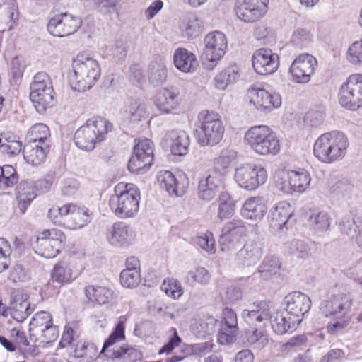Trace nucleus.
I'll return each mask as SVG.
<instances>
[{
    "mask_svg": "<svg viewBox=\"0 0 362 362\" xmlns=\"http://www.w3.org/2000/svg\"><path fill=\"white\" fill-rule=\"evenodd\" d=\"M267 211V206L264 199L262 197H252L248 198L241 209L242 216L250 220L261 221Z\"/></svg>",
    "mask_w": 362,
    "mask_h": 362,
    "instance_id": "393cba45",
    "label": "nucleus"
},
{
    "mask_svg": "<svg viewBox=\"0 0 362 362\" xmlns=\"http://www.w3.org/2000/svg\"><path fill=\"white\" fill-rule=\"evenodd\" d=\"M263 249L264 244L260 241L246 243L236 254L237 263L245 267L256 264L262 257Z\"/></svg>",
    "mask_w": 362,
    "mask_h": 362,
    "instance_id": "5701e85b",
    "label": "nucleus"
},
{
    "mask_svg": "<svg viewBox=\"0 0 362 362\" xmlns=\"http://www.w3.org/2000/svg\"><path fill=\"white\" fill-rule=\"evenodd\" d=\"M123 339H124V323L120 320L109 338L105 341L101 353H104L110 346Z\"/></svg>",
    "mask_w": 362,
    "mask_h": 362,
    "instance_id": "69168bd1",
    "label": "nucleus"
},
{
    "mask_svg": "<svg viewBox=\"0 0 362 362\" xmlns=\"http://www.w3.org/2000/svg\"><path fill=\"white\" fill-rule=\"evenodd\" d=\"M269 319L272 328L278 334H283L290 329H295L298 325L297 322H293L292 318L286 310L276 311L272 315L269 311Z\"/></svg>",
    "mask_w": 362,
    "mask_h": 362,
    "instance_id": "c756f323",
    "label": "nucleus"
},
{
    "mask_svg": "<svg viewBox=\"0 0 362 362\" xmlns=\"http://www.w3.org/2000/svg\"><path fill=\"white\" fill-rule=\"evenodd\" d=\"M66 237L60 230H44L37 237V252L47 259L55 257L62 249Z\"/></svg>",
    "mask_w": 362,
    "mask_h": 362,
    "instance_id": "9b49d317",
    "label": "nucleus"
},
{
    "mask_svg": "<svg viewBox=\"0 0 362 362\" xmlns=\"http://www.w3.org/2000/svg\"><path fill=\"white\" fill-rule=\"evenodd\" d=\"M281 267V262L279 257L274 255L266 256L254 275L258 274L259 278L268 280L279 273Z\"/></svg>",
    "mask_w": 362,
    "mask_h": 362,
    "instance_id": "e433bc0d",
    "label": "nucleus"
},
{
    "mask_svg": "<svg viewBox=\"0 0 362 362\" xmlns=\"http://www.w3.org/2000/svg\"><path fill=\"white\" fill-rule=\"evenodd\" d=\"M340 231L355 239L358 247H362V228L356 223V221L351 216H344L339 224Z\"/></svg>",
    "mask_w": 362,
    "mask_h": 362,
    "instance_id": "58836bf2",
    "label": "nucleus"
},
{
    "mask_svg": "<svg viewBox=\"0 0 362 362\" xmlns=\"http://www.w3.org/2000/svg\"><path fill=\"white\" fill-rule=\"evenodd\" d=\"M153 157L143 156L140 153L132 155L128 163V169L132 173H144L151 165Z\"/></svg>",
    "mask_w": 362,
    "mask_h": 362,
    "instance_id": "09e8293b",
    "label": "nucleus"
},
{
    "mask_svg": "<svg viewBox=\"0 0 362 362\" xmlns=\"http://www.w3.org/2000/svg\"><path fill=\"white\" fill-rule=\"evenodd\" d=\"M52 323V317L49 313L45 311L37 312L32 317L29 324L30 336H39L40 331Z\"/></svg>",
    "mask_w": 362,
    "mask_h": 362,
    "instance_id": "c03bdc74",
    "label": "nucleus"
},
{
    "mask_svg": "<svg viewBox=\"0 0 362 362\" xmlns=\"http://www.w3.org/2000/svg\"><path fill=\"white\" fill-rule=\"evenodd\" d=\"M76 277L71 264L66 260L57 262L51 272V281L60 285L71 283Z\"/></svg>",
    "mask_w": 362,
    "mask_h": 362,
    "instance_id": "72a5a7b5",
    "label": "nucleus"
},
{
    "mask_svg": "<svg viewBox=\"0 0 362 362\" xmlns=\"http://www.w3.org/2000/svg\"><path fill=\"white\" fill-rule=\"evenodd\" d=\"M339 103L344 108L355 111L362 107V74H353L341 86Z\"/></svg>",
    "mask_w": 362,
    "mask_h": 362,
    "instance_id": "1a4fd4ad",
    "label": "nucleus"
},
{
    "mask_svg": "<svg viewBox=\"0 0 362 362\" xmlns=\"http://www.w3.org/2000/svg\"><path fill=\"white\" fill-rule=\"evenodd\" d=\"M81 25V18L64 12L49 19L47 30L53 36L63 37L76 33Z\"/></svg>",
    "mask_w": 362,
    "mask_h": 362,
    "instance_id": "ddd939ff",
    "label": "nucleus"
},
{
    "mask_svg": "<svg viewBox=\"0 0 362 362\" xmlns=\"http://www.w3.org/2000/svg\"><path fill=\"white\" fill-rule=\"evenodd\" d=\"M238 332V326L221 325L217 337L218 342L223 345L233 344L236 340Z\"/></svg>",
    "mask_w": 362,
    "mask_h": 362,
    "instance_id": "864d4df0",
    "label": "nucleus"
},
{
    "mask_svg": "<svg viewBox=\"0 0 362 362\" xmlns=\"http://www.w3.org/2000/svg\"><path fill=\"white\" fill-rule=\"evenodd\" d=\"M269 317V305L265 301L255 303L242 311L241 318L249 326L242 334L243 341L246 346L262 347L268 343L267 335L261 329V324L264 325Z\"/></svg>",
    "mask_w": 362,
    "mask_h": 362,
    "instance_id": "f257e3e1",
    "label": "nucleus"
},
{
    "mask_svg": "<svg viewBox=\"0 0 362 362\" xmlns=\"http://www.w3.org/2000/svg\"><path fill=\"white\" fill-rule=\"evenodd\" d=\"M30 89V100L39 113L42 114L48 107H52L54 89L52 80L46 72L40 71L35 74Z\"/></svg>",
    "mask_w": 362,
    "mask_h": 362,
    "instance_id": "0eeeda50",
    "label": "nucleus"
},
{
    "mask_svg": "<svg viewBox=\"0 0 362 362\" xmlns=\"http://www.w3.org/2000/svg\"><path fill=\"white\" fill-rule=\"evenodd\" d=\"M311 225L316 231H326L330 227L331 217L326 211H320L310 216Z\"/></svg>",
    "mask_w": 362,
    "mask_h": 362,
    "instance_id": "bf43d9fd",
    "label": "nucleus"
},
{
    "mask_svg": "<svg viewBox=\"0 0 362 362\" xmlns=\"http://www.w3.org/2000/svg\"><path fill=\"white\" fill-rule=\"evenodd\" d=\"M139 200L140 192L134 185L119 182L110 197L109 206L118 218H132L139 211Z\"/></svg>",
    "mask_w": 362,
    "mask_h": 362,
    "instance_id": "7ed1b4c3",
    "label": "nucleus"
},
{
    "mask_svg": "<svg viewBox=\"0 0 362 362\" xmlns=\"http://www.w3.org/2000/svg\"><path fill=\"white\" fill-rule=\"evenodd\" d=\"M165 140L170 147L173 154L184 156L187 154L189 146V138L184 131L172 130L168 132Z\"/></svg>",
    "mask_w": 362,
    "mask_h": 362,
    "instance_id": "bb28decb",
    "label": "nucleus"
},
{
    "mask_svg": "<svg viewBox=\"0 0 362 362\" xmlns=\"http://www.w3.org/2000/svg\"><path fill=\"white\" fill-rule=\"evenodd\" d=\"M74 75L71 76V88L75 91L85 92L90 89L99 79L100 66L97 60L78 54L73 60Z\"/></svg>",
    "mask_w": 362,
    "mask_h": 362,
    "instance_id": "20e7f679",
    "label": "nucleus"
},
{
    "mask_svg": "<svg viewBox=\"0 0 362 362\" xmlns=\"http://www.w3.org/2000/svg\"><path fill=\"white\" fill-rule=\"evenodd\" d=\"M121 284L126 288H133L136 287L141 282V272L132 270H122L120 273Z\"/></svg>",
    "mask_w": 362,
    "mask_h": 362,
    "instance_id": "680f3d73",
    "label": "nucleus"
},
{
    "mask_svg": "<svg viewBox=\"0 0 362 362\" xmlns=\"http://www.w3.org/2000/svg\"><path fill=\"white\" fill-rule=\"evenodd\" d=\"M317 59L311 54H298L290 66L288 74L291 80L296 83H308L317 68Z\"/></svg>",
    "mask_w": 362,
    "mask_h": 362,
    "instance_id": "f8f14e48",
    "label": "nucleus"
},
{
    "mask_svg": "<svg viewBox=\"0 0 362 362\" xmlns=\"http://www.w3.org/2000/svg\"><path fill=\"white\" fill-rule=\"evenodd\" d=\"M1 186L5 187H13L18 182V176L12 165H6L1 167Z\"/></svg>",
    "mask_w": 362,
    "mask_h": 362,
    "instance_id": "e2e57ef3",
    "label": "nucleus"
},
{
    "mask_svg": "<svg viewBox=\"0 0 362 362\" xmlns=\"http://www.w3.org/2000/svg\"><path fill=\"white\" fill-rule=\"evenodd\" d=\"M167 77L166 65L163 60L154 61L149 64L148 78L153 86L163 84L166 81Z\"/></svg>",
    "mask_w": 362,
    "mask_h": 362,
    "instance_id": "a19ab883",
    "label": "nucleus"
},
{
    "mask_svg": "<svg viewBox=\"0 0 362 362\" xmlns=\"http://www.w3.org/2000/svg\"><path fill=\"white\" fill-rule=\"evenodd\" d=\"M157 180L160 188L170 195L176 197L184 195L189 185L188 178L185 175L177 177L172 172L165 170L158 173Z\"/></svg>",
    "mask_w": 362,
    "mask_h": 362,
    "instance_id": "aec40b11",
    "label": "nucleus"
},
{
    "mask_svg": "<svg viewBox=\"0 0 362 362\" xmlns=\"http://www.w3.org/2000/svg\"><path fill=\"white\" fill-rule=\"evenodd\" d=\"M252 62L257 74L269 75L278 69L279 59L278 54L270 49L260 48L253 53Z\"/></svg>",
    "mask_w": 362,
    "mask_h": 362,
    "instance_id": "6ab92c4d",
    "label": "nucleus"
},
{
    "mask_svg": "<svg viewBox=\"0 0 362 362\" xmlns=\"http://www.w3.org/2000/svg\"><path fill=\"white\" fill-rule=\"evenodd\" d=\"M86 2L103 15L117 11V0H86Z\"/></svg>",
    "mask_w": 362,
    "mask_h": 362,
    "instance_id": "13d9d810",
    "label": "nucleus"
},
{
    "mask_svg": "<svg viewBox=\"0 0 362 362\" xmlns=\"http://www.w3.org/2000/svg\"><path fill=\"white\" fill-rule=\"evenodd\" d=\"M198 119L201 123L200 131L197 132V141L202 146H214L218 144L224 134L225 128L218 114L202 111Z\"/></svg>",
    "mask_w": 362,
    "mask_h": 362,
    "instance_id": "6e6552de",
    "label": "nucleus"
},
{
    "mask_svg": "<svg viewBox=\"0 0 362 362\" xmlns=\"http://www.w3.org/2000/svg\"><path fill=\"white\" fill-rule=\"evenodd\" d=\"M185 279L187 284L190 286H193L194 283L207 285L211 280V274L205 268L199 267L188 272Z\"/></svg>",
    "mask_w": 362,
    "mask_h": 362,
    "instance_id": "603ef678",
    "label": "nucleus"
},
{
    "mask_svg": "<svg viewBox=\"0 0 362 362\" xmlns=\"http://www.w3.org/2000/svg\"><path fill=\"white\" fill-rule=\"evenodd\" d=\"M153 157L143 156L140 153L132 155L128 163V169L132 173H144L151 165Z\"/></svg>",
    "mask_w": 362,
    "mask_h": 362,
    "instance_id": "8fccbe9b",
    "label": "nucleus"
},
{
    "mask_svg": "<svg viewBox=\"0 0 362 362\" xmlns=\"http://www.w3.org/2000/svg\"><path fill=\"white\" fill-rule=\"evenodd\" d=\"M291 215V205L286 202H280L270 210V224L274 228L281 229L287 223Z\"/></svg>",
    "mask_w": 362,
    "mask_h": 362,
    "instance_id": "473e14b6",
    "label": "nucleus"
},
{
    "mask_svg": "<svg viewBox=\"0 0 362 362\" xmlns=\"http://www.w3.org/2000/svg\"><path fill=\"white\" fill-rule=\"evenodd\" d=\"M155 104L160 111L170 113L178 107V94L167 88L160 89L156 95Z\"/></svg>",
    "mask_w": 362,
    "mask_h": 362,
    "instance_id": "7c9ffc66",
    "label": "nucleus"
},
{
    "mask_svg": "<svg viewBox=\"0 0 362 362\" xmlns=\"http://www.w3.org/2000/svg\"><path fill=\"white\" fill-rule=\"evenodd\" d=\"M16 193L18 206L23 214L36 196L34 187L31 182L21 181L16 187Z\"/></svg>",
    "mask_w": 362,
    "mask_h": 362,
    "instance_id": "c9c22d12",
    "label": "nucleus"
},
{
    "mask_svg": "<svg viewBox=\"0 0 362 362\" xmlns=\"http://www.w3.org/2000/svg\"><path fill=\"white\" fill-rule=\"evenodd\" d=\"M110 357L119 359L122 362H136L142 358V354L137 349L124 345L114 349Z\"/></svg>",
    "mask_w": 362,
    "mask_h": 362,
    "instance_id": "49530a36",
    "label": "nucleus"
},
{
    "mask_svg": "<svg viewBox=\"0 0 362 362\" xmlns=\"http://www.w3.org/2000/svg\"><path fill=\"white\" fill-rule=\"evenodd\" d=\"M234 178L241 188L253 191L265 183L267 173L260 165L245 163L236 168Z\"/></svg>",
    "mask_w": 362,
    "mask_h": 362,
    "instance_id": "9d476101",
    "label": "nucleus"
},
{
    "mask_svg": "<svg viewBox=\"0 0 362 362\" xmlns=\"http://www.w3.org/2000/svg\"><path fill=\"white\" fill-rule=\"evenodd\" d=\"M84 292L89 300L103 305L116 298L115 293L107 287L89 285L85 287Z\"/></svg>",
    "mask_w": 362,
    "mask_h": 362,
    "instance_id": "f704fd0d",
    "label": "nucleus"
},
{
    "mask_svg": "<svg viewBox=\"0 0 362 362\" xmlns=\"http://www.w3.org/2000/svg\"><path fill=\"white\" fill-rule=\"evenodd\" d=\"M284 302L286 305V311L290 315L293 322H297L298 325L302 322L303 316L307 313L311 306L310 298L299 291H294L288 294Z\"/></svg>",
    "mask_w": 362,
    "mask_h": 362,
    "instance_id": "a211bd4d",
    "label": "nucleus"
},
{
    "mask_svg": "<svg viewBox=\"0 0 362 362\" xmlns=\"http://www.w3.org/2000/svg\"><path fill=\"white\" fill-rule=\"evenodd\" d=\"M347 60L355 65L362 63V39L353 42L346 52Z\"/></svg>",
    "mask_w": 362,
    "mask_h": 362,
    "instance_id": "338daca9",
    "label": "nucleus"
},
{
    "mask_svg": "<svg viewBox=\"0 0 362 362\" xmlns=\"http://www.w3.org/2000/svg\"><path fill=\"white\" fill-rule=\"evenodd\" d=\"M204 49L203 56L209 62L216 63L225 54L228 47L225 35L219 31L207 34L204 40Z\"/></svg>",
    "mask_w": 362,
    "mask_h": 362,
    "instance_id": "2eb2a0df",
    "label": "nucleus"
},
{
    "mask_svg": "<svg viewBox=\"0 0 362 362\" xmlns=\"http://www.w3.org/2000/svg\"><path fill=\"white\" fill-rule=\"evenodd\" d=\"M312 41V35L304 28L296 29L292 35L291 43L293 46L299 48L308 47Z\"/></svg>",
    "mask_w": 362,
    "mask_h": 362,
    "instance_id": "052dcab7",
    "label": "nucleus"
},
{
    "mask_svg": "<svg viewBox=\"0 0 362 362\" xmlns=\"http://www.w3.org/2000/svg\"><path fill=\"white\" fill-rule=\"evenodd\" d=\"M250 103L261 112H269L279 107L281 98L276 93H270L263 88H251L247 91Z\"/></svg>",
    "mask_w": 362,
    "mask_h": 362,
    "instance_id": "dca6fc26",
    "label": "nucleus"
},
{
    "mask_svg": "<svg viewBox=\"0 0 362 362\" xmlns=\"http://www.w3.org/2000/svg\"><path fill=\"white\" fill-rule=\"evenodd\" d=\"M349 146L348 137L339 131H332L320 135L313 145V154L320 162L331 164L341 160Z\"/></svg>",
    "mask_w": 362,
    "mask_h": 362,
    "instance_id": "f03ea898",
    "label": "nucleus"
},
{
    "mask_svg": "<svg viewBox=\"0 0 362 362\" xmlns=\"http://www.w3.org/2000/svg\"><path fill=\"white\" fill-rule=\"evenodd\" d=\"M161 290L173 299H177L183 294V288L176 279H165L161 285Z\"/></svg>",
    "mask_w": 362,
    "mask_h": 362,
    "instance_id": "5fc2aeb1",
    "label": "nucleus"
},
{
    "mask_svg": "<svg viewBox=\"0 0 362 362\" xmlns=\"http://www.w3.org/2000/svg\"><path fill=\"white\" fill-rule=\"evenodd\" d=\"M291 182L293 191L304 192L310 185L311 178L308 171L304 169L288 171V177Z\"/></svg>",
    "mask_w": 362,
    "mask_h": 362,
    "instance_id": "79ce46f5",
    "label": "nucleus"
},
{
    "mask_svg": "<svg viewBox=\"0 0 362 362\" xmlns=\"http://www.w3.org/2000/svg\"><path fill=\"white\" fill-rule=\"evenodd\" d=\"M28 142L41 145L50 144V131L43 123H37L32 126L28 132Z\"/></svg>",
    "mask_w": 362,
    "mask_h": 362,
    "instance_id": "ea45409f",
    "label": "nucleus"
},
{
    "mask_svg": "<svg viewBox=\"0 0 362 362\" xmlns=\"http://www.w3.org/2000/svg\"><path fill=\"white\" fill-rule=\"evenodd\" d=\"M194 243L202 250L211 254L216 252L215 240L211 232H206L204 236H197L194 239Z\"/></svg>",
    "mask_w": 362,
    "mask_h": 362,
    "instance_id": "774afa93",
    "label": "nucleus"
},
{
    "mask_svg": "<svg viewBox=\"0 0 362 362\" xmlns=\"http://www.w3.org/2000/svg\"><path fill=\"white\" fill-rule=\"evenodd\" d=\"M240 78V69L236 64L230 65L218 73L214 78V87L220 90L235 83Z\"/></svg>",
    "mask_w": 362,
    "mask_h": 362,
    "instance_id": "c85d7f7f",
    "label": "nucleus"
},
{
    "mask_svg": "<svg viewBox=\"0 0 362 362\" xmlns=\"http://www.w3.org/2000/svg\"><path fill=\"white\" fill-rule=\"evenodd\" d=\"M245 141L257 154L276 156L280 151V144L274 132L268 126L250 127L245 134Z\"/></svg>",
    "mask_w": 362,
    "mask_h": 362,
    "instance_id": "423d86ee",
    "label": "nucleus"
},
{
    "mask_svg": "<svg viewBox=\"0 0 362 362\" xmlns=\"http://www.w3.org/2000/svg\"><path fill=\"white\" fill-rule=\"evenodd\" d=\"M112 129V124L106 119L93 117L76 130L74 137V143L81 150L92 151L96 143L103 141Z\"/></svg>",
    "mask_w": 362,
    "mask_h": 362,
    "instance_id": "39448f33",
    "label": "nucleus"
},
{
    "mask_svg": "<svg viewBox=\"0 0 362 362\" xmlns=\"http://www.w3.org/2000/svg\"><path fill=\"white\" fill-rule=\"evenodd\" d=\"M204 28L202 21L193 12H189L180 17L179 29L182 37L193 39L198 37Z\"/></svg>",
    "mask_w": 362,
    "mask_h": 362,
    "instance_id": "b1692460",
    "label": "nucleus"
},
{
    "mask_svg": "<svg viewBox=\"0 0 362 362\" xmlns=\"http://www.w3.org/2000/svg\"><path fill=\"white\" fill-rule=\"evenodd\" d=\"M11 247L8 241L0 238V273L5 271L11 263Z\"/></svg>",
    "mask_w": 362,
    "mask_h": 362,
    "instance_id": "0e129e2a",
    "label": "nucleus"
},
{
    "mask_svg": "<svg viewBox=\"0 0 362 362\" xmlns=\"http://www.w3.org/2000/svg\"><path fill=\"white\" fill-rule=\"evenodd\" d=\"M288 252L298 259H308L313 252L310 245L301 240H294L285 245Z\"/></svg>",
    "mask_w": 362,
    "mask_h": 362,
    "instance_id": "a18cd8bd",
    "label": "nucleus"
},
{
    "mask_svg": "<svg viewBox=\"0 0 362 362\" xmlns=\"http://www.w3.org/2000/svg\"><path fill=\"white\" fill-rule=\"evenodd\" d=\"M126 113L129 119L133 122H137L146 118V108L144 105L138 100H134L127 107Z\"/></svg>",
    "mask_w": 362,
    "mask_h": 362,
    "instance_id": "4d7b16f0",
    "label": "nucleus"
},
{
    "mask_svg": "<svg viewBox=\"0 0 362 362\" xmlns=\"http://www.w3.org/2000/svg\"><path fill=\"white\" fill-rule=\"evenodd\" d=\"M9 310L13 319L18 322H23L31 313L29 301L23 298H14L11 302Z\"/></svg>",
    "mask_w": 362,
    "mask_h": 362,
    "instance_id": "37998d69",
    "label": "nucleus"
},
{
    "mask_svg": "<svg viewBox=\"0 0 362 362\" xmlns=\"http://www.w3.org/2000/svg\"><path fill=\"white\" fill-rule=\"evenodd\" d=\"M49 148L50 144L41 145L28 142L23 149V158L28 163L33 166H38L45 160Z\"/></svg>",
    "mask_w": 362,
    "mask_h": 362,
    "instance_id": "cd10ccee",
    "label": "nucleus"
},
{
    "mask_svg": "<svg viewBox=\"0 0 362 362\" xmlns=\"http://www.w3.org/2000/svg\"><path fill=\"white\" fill-rule=\"evenodd\" d=\"M89 221L88 210L69 204V211L66 217V228L75 230L83 227Z\"/></svg>",
    "mask_w": 362,
    "mask_h": 362,
    "instance_id": "2f4dec72",
    "label": "nucleus"
},
{
    "mask_svg": "<svg viewBox=\"0 0 362 362\" xmlns=\"http://www.w3.org/2000/svg\"><path fill=\"white\" fill-rule=\"evenodd\" d=\"M352 298L349 295L339 293L320 303V309L326 317H344L349 313Z\"/></svg>",
    "mask_w": 362,
    "mask_h": 362,
    "instance_id": "f3484780",
    "label": "nucleus"
},
{
    "mask_svg": "<svg viewBox=\"0 0 362 362\" xmlns=\"http://www.w3.org/2000/svg\"><path fill=\"white\" fill-rule=\"evenodd\" d=\"M173 63L178 70L184 73H192L198 66L196 55L183 47H179L174 52Z\"/></svg>",
    "mask_w": 362,
    "mask_h": 362,
    "instance_id": "a878e982",
    "label": "nucleus"
},
{
    "mask_svg": "<svg viewBox=\"0 0 362 362\" xmlns=\"http://www.w3.org/2000/svg\"><path fill=\"white\" fill-rule=\"evenodd\" d=\"M69 211V204L62 206H53L48 211V217L52 222L58 226H66V217Z\"/></svg>",
    "mask_w": 362,
    "mask_h": 362,
    "instance_id": "6e6d98bb",
    "label": "nucleus"
},
{
    "mask_svg": "<svg viewBox=\"0 0 362 362\" xmlns=\"http://www.w3.org/2000/svg\"><path fill=\"white\" fill-rule=\"evenodd\" d=\"M223 178L221 173L209 171L207 176L200 180L198 185V197L204 202L211 201L220 192Z\"/></svg>",
    "mask_w": 362,
    "mask_h": 362,
    "instance_id": "412c9836",
    "label": "nucleus"
},
{
    "mask_svg": "<svg viewBox=\"0 0 362 362\" xmlns=\"http://www.w3.org/2000/svg\"><path fill=\"white\" fill-rule=\"evenodd\" d=\"M332 199L339 202H348L353 195L354 186L347 180H339L329 187Z\"/></svg>",
    "mask_w": 362,
    "mask_h": 362,
    "instance_id": "4c0bfd02",
    "label": "nucleus"
},
{
    "mask_svg": "<svg viewBox=\"0 0 362 362\" xmlns=\"http://www.w3.org/2000/svg\"><path fill=\"white\" fill-rule=\"evenodd\" d=\"M236 158V153L230 149L223 150L219 156L215 158L214 161V170L221 174L222 177L226 173L231 163Z\"/></svg>",
    "mask_w": 362,
    "mask_h": 362,
    "instance_id": "de8ad7c7",
    "label": "nucleus"
},
{
    "mask_svg": "<svg viewBox=\"0 0 362 362\" xmlns=\"http://www.w3.org/2000/svg\"><path fill=\"white\" fill-rule=\"evenodd\" d=\"M267 9L260 8H250L245 6H237L235 13L238 18L246 23H252L261 18Z\"/></svg>",
    "mask_w": 362,
    "mask_h": 362,
    "instance_id": "3c124183",
    "label": "nucleus"
},
{
    "mask_svg": "<svg viewBox=\"0 0 362 362\" xmlns=\"http://www.w3.org/2000/svg\"><path fill=\"white\" fill-rule=\"evenodd\" d=\"M135 238L134 230L123 222L115 223L108 230L107 238L115 247H122L132 243Z\"/></svg>",
    "mask_w": 362,
    "mask_h": 362,
    "instance_id": "4be33fe9",
    "label": "nucleus"
},
{
    "mask_svg": "<svg viewBox=\"0 0 362 362\" xmlns=\"http://www.w3.org/2000/svg\"><path fill=\"white\" fill-rule=\"evenodd\" d=\"M246 232L247 229L242 221L233 220L228 222L223 226L219 238L221 250L226 252L235 250L240 245L241 238Z\"/></svg>",
    "mask_w": 362,
    "mask_h": 362,
    "instance_id": "4468645a",
    "label": "nucleus"
}]
</instances>
